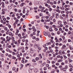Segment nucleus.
<instances>
[{"mask_svg":"<svg viewBox=\"0 0 73 73\" xmlns=\"http://www.w3.org/2000/svg\"><path fill=\"white\" fill-rule=\"evenodd\" d=\"M6 39H7V41H9L11 39V38L10 36H7L6 37Z\"/></svg>","mask_w":73,"mask_h":73,"instance_id":"1","label":"nucleus"},{"mask_svg":"<svg viewBox=\"0 0 73 73\" xmlns=\"http://www.w3.org/2000/svg\"><path fill=\"white\" fill-rule=\"evenodd\" d=\"M11 45L12 46L13 48H15L16 47V45H14V42H12L11 44Z\"/></svg>","mask_w":73,"mask_h":73,"instance_id":"2","label":"nucleus"},{"mask_svg":"<svg viewBox=\"0 0 73 73\" xmlns=\"http://www.w3.org/2000/svg\"><path fill=\"white\" fill-rule=\"evenodd\" d=\"M22 53H24L25 52V50H24V47H23L22 48Z\"/></svg>","mask_w":73,"mask_h":73,"instance_id":"3","label":"nucleus"},{"mask_svg":"<svg viewBox=\"0 0 73 73\" xmlns=\"http://www.w3.org/2000/svg\"><path fill=\"white\" fill-rule=\"evenodd\" d=\"M2 12L1 13V14H2V15H5V11L3 10V9L1 10Z\"/></svg>","mask_w":73,"mask_h":73,"instance_id":"4","label":"nucleus"},{"mask_svg":"<svg viewBox=\"0 0 73 73\" xmlns=\"http://www.w3.org/2000/svg\"><path fill=\"white\" fill-rule=\"evenodd\" d=\"M13 35H14L12 34V33L11 32H10L9 33V36H13Z\"/></svg>","mask_w":73,"mask_h":73,"instance_id":"5","label":"nucleus"},{"mask_svg":"<svg viewBox=\"0 0 73 73\" xmlns=\"http://www.w3.org/2000/svg\"><path fill=\"white\" fill-rule=\"evenodd\" d=\"M30 69L31 70H33V69H34V67L33 66H31L30 67Z\"/></svg>","mask_w":73,"mask_h":73,"instance_id":"6","label":"nucleus"},{"mask_svg":"<svg viewBox=\"0 0 73 73\" xmlns=\"http://www.w3.org/2000/svg\"><path fill=\"white\" fill-rule=\"evenodd\" d=\"M57 23L58 25H60L61 24V21H59L57 22Z\"/></svg>","mask_w":73,"mask_h":73,"instance_id":"7","label":"nucleus"},{"mask_svg":"<svg viewBox=\"0 0 73 73\" xmlns=\"http://www.w3.org/2000/svg\"><path fill=\"white\" fill-rule=\"evenodd\" d=\"M34 72H35V73L38 72V70L37 69V68H35L34 70Z\"/></svg>","mask_w":73,"mask_h":73,"instance_id":"8","label":"nucleus"},{"mask_svg":"<svg viewBox=\"0 0 73 73\" xmlns=\"http://www.w3.org/2000/svg\"><path fill=\"white\" fill-rule=\"evenodd\" d=\"M45 9V7H43L42 8V9L40 10L41 12H42L43 11H44V9Z\"/></svg>","mask_w":73,"mask_h":73,"instance_id":"9","label":"nucleus"},{"mask_svg":"<svg viewBox=\"0 0 73 73\" xmlns=\"http://www.w3.org/2000/svg\"><path fill=\"white\" fill-rule=\"evenodd\" d=\"M62 62V59H59L58 60V62Z\"/></svg>","mask_w":73,"mask_h":73,"instance_id":"10","label":"nucleus"},{"mask_svg":"<svg viewBox=\"0 0 73 73\" xmlns=\"http://www.w3.org/2000/svg\"><path fill=\"white\" fill-rule=\"evenodd\" d=\"M56 12H58V13H60V12H61V11H60V10H59V9L56 10Z\"/></svg>","mask_w":73,"mask_h":73,"instance_id":"11","label":"nucleus"},{"mask_svg":"<svg viewBox=\"0 0 73 73\" xmlns=\"http://www.w3.org/2000/svg\"><path fill=\"white\" fill-rule=\"evenodd\" d=\"M33 52V49L32 48H31L30 49V52L31 53H32Z\"/></svg>","mask_w":73,"mask_h":73,"instance_id":"12","label":"nucleus"},{"mask_svg":"<svg viewBox=\"0 0 73 73\" xmlns=\"http://www.w3.org/2000/svg\"><path fill=\"white\" fill-rule=\"evenodd\" d=\"M32 61L33 62H36V60H35V59H33L32 60Z\"/></svg>","mask_w":73,"mask_h":73,"instance_id":"13","label":"nucleus"},{"mask_svg":"<svg viewBox=\"0 0 73 73\" xmlns=\"http://www.w3.org/2000/svg\"><path fill=\"white\" fill-rule=\"evenodd\" d=\"M29 6H31V5H32V2L30 1L29 2Z\"/></svg>","mask_w":73,"mask_h":73,"instance_id":"14","label":"nucleus"},{"mask_svg":"<svg viewBox=\"0 0 73 73\" xmlns=\"http://www.w3.org/2000/svg\"><path fill=\"white\" fill-rule=\"evenodd\" d=\"M12 59H13L14 60H15V59H16V58L15 56H12Z\"/></svg>","mask_w":73,"mask_h":73,"instance_id":"15","label":"nucleus"},{"mask_svg":"<svg viewBox=\"0 0 73 73\" xmlns=\"http://www.w3.org/2000/svg\"><path fill=\"white\" fill-rule=\"evenodd\" d=\"M50 44V42H49L48 43H46L45 44H44L45 46H46V45H49ZM48 44V45H47Z\"/></svg>","mask_w":73,"mask_h":73,"instance_id":"16","label":"nucleus"},{"mask_svg":"<svg viewBox=\"0 0 73 73\" xmlns=\"http://www.w3.org/2000/svg\"><path fill=\"white\" fill-rule=\"evenodd\" d=\"M60 41H59V40L58 39H57L56 40V42H59L60 43Z\"/></svg>","mask_w":73,"mask_h":73,"instance_id":"17","label":"nucleus"},{"mask_svg":"<svg viewBox=\"0 0 73 73\" xmlns=\"http://www.w3.org/2000/svg\"><path fill=\"white\" fill-rule=\"evenodd\" d=\"M63 23H64L65 25H66V24H67V22L65 21H63Z\"/></svg>","mask_w":73,"mask_h":73,"instance_id":"18","label":"nucleus"},{"mask_svg":"<svg viewBox=\"0 0 73 73\" xmlns=\"http://www.w3.org/2000/svg\"><path fill=\"white\" fill-rule=\"evenodd\" d=\"M12 38V40H13V42H15V38L13 37L11 38Z\"/></svg>","mask_w":73,"mask_h":73,"instance_id":"19","label":"nucleus"},{"mask_svg":"<svg viewBox=\"0 0 73 73\" xmlns=\"http://www.w3.org/2000/svg\"><path fill=\"white\" fill-rule=\"evenodd\" d=\"M45 22H49L50 21V19H46L45 20Z\"/></svg>","mask_w":73,"mask_h":73,"instance_id":"20","label":"nucleus"},{"mask_svg":"<svg viewBox=\"0 0 73 73\" xmlns=\"http://www.w3.org/2000/svg\"><path fill=\"white\" fill-rule=\"evenodd\" d=\"M49 53H50V51H47L46 52V54L48 55Z\"/></svg>","mask_w":73,"mask_h":73,"instance_id":"21","label":"nucleus"},{"mask_svg":"<svg viewBox=\"0 0 73 73\" xmlns=\"http://www.w3.org/2000/svg\"><path fill=\"white\" fill-rule=\"evenodd\" d=\"M60 9H62V10H64V9H65V8L63 6L61 7L60 8Z\"/></svg>","mask_w":73,"mask_h":73,"instance_id":"22","label":"nucleus"},{"mask_svg":"<svg viewBox=\"0 0 73 73\" xmlns=\"http://www.w3.org/2000/svg\"><path fill=\"white\" fill-rule=\"evenodd\" d=\"M68 61L69 62H72V60L70 59H69Z\"/></svg>","mask_w":73,"mask_h":73,"instance_id":"23","label":"nucleus"},{"mask_svg":"<svg viewBox=\"0 0 73 73\" xmlns=\"http://www.w3.org/2000/svg\"><path fill=\"white\" fill-rule=\"evenodd\" d=\"M39 56L41 58H42V55H41V54H39Z\"/></svg>","mask_w":73,"mask_h":73,"instance_id":"24","label":"nucleus"},{"mask_svg":"<svg viewBox=\"0 0 73 73\" xmlns=\"http://www.w3.org/2000/svg\"><path fill=\"white\" fill-rule=\"evenodd\" d=\"M1 32L2 33H4L5 32V31H4V30H2L1 31Z\"/></svg>","mask_w":73,"mask_h":73,"instance_id":"25","label":"nucleus"},{"mask_svg":"<svg viewBox=\"0 0 73 73\" xmlns=\"http://www.w3.org/2000/svg\"><path fill=\"white\" fill-rule=\"evenodd\" d=\"M61 52H62V51L61 50H60L59 52V54H61Z\"/></svg>","mask_w":73,"mask_h":73,"instance_id":"26","label":"nucleus"},{"mask_svg":"<svg viewBox=\"0 0 73 73\" xmlns=\"http://www.w3.org/2000/svg\"><path fill=\"white\" fill-rule=\"evenodd\" d=\"M29 73H32V70H31V69H29Z\"/></svg>","mask_w":73,"mask_h":73,"instance_id":"27","label":"nucleus"},{"mask_svg":"<svg viewBox=\"0 0 73 73\" xmlns=\"http://www.w3.org/2000/svg\"><path fill=\"white\" fill-rule=\"evenodd\" d=\"M34 47L35 48H36L37 47V45L36 44H35L34 45Z\"/></svg>","mask_w":73,"mask_h":73,"instance_id":"28","label":"nucleus"},{"mask_svg":"<svg viewBox=\"0 0 73 73\" xmlns=\"http://www.w3.org/2000/svg\"><path fill=\"white\" fill-rule=\"evenodd\" d=\"M63 71H64L65 72V71L66 70V69L65 68H63Z\"/></svg>","mask_w":73,"mask_h":73,"instance_id":"29","label":"nucleus"},{"mask_svg":"<svg viewBox=\"0 0 73 73\" xmlns=\"http://www.w3.org/2000/svg\"><path fill=\"white\" fill-rule=\"evenodd\" d=\"M65 10L66 11H68V10H69V8H66L65 9Z\"/></svg>","mask_w":73,"mask_h":73,"instance_id":"30","label":"nucleus"},{"mask_svg":"<svg viewBox=\"0 0 73 73\" xmlns=\"http://www.w3.org/2000/svg\"><path fill=\"white\" fill-rule=\"evenodd\" d=\"M12 70H16V68L15 67H13L12 68Z\"/></svg>","mask_w":73,"mask_h":73,"instance_id":"31","label":"nucleus"},{"mask_svg":"<svg viewBox=\"0 0 73 73\" xmlns=\"http://www.w3.org/2000/svg\"><path fill=\"white\" fill-rule=\"evenodd\" d=\"M60 31H57V35H60Z\"/></svg>","mask_w":73,"mask_h":73,"instance_id":"32","label":"nucleus"},{"mask_svg":"<svg viewBox=\"0 0 73 73\" xmlns=\"http://www.w3.org/2000/svg\"><path fill=\"white\" fill-rule=\"evenodd\" d=\"M54 4H57V2L56 1H54L53 2Z\"/></svg>","mask_w":73,"mask_h":73,"instance_id":"33","label":"nucleus"},{"mask_svg":"<svg viewBox=\"0 0 73 73\" xmlns=\"http://www.w3.org/2000/svg\"><path fill=\"white\" fill-rule=\"evenodd\" d=\"M2 10H3L5 12L7 11V9H3Z\"/></svg>","mask_w":73,"mask_h":73,"instance_id":"34","label":"nucleus"},{"mask_svg":"<svg viewBox=\"0 0 73 73\" xmlns=\"http://www.w3.org/2000/svg\"><path fill=\"white\" fill-rule=\"evenodd\" d=\"M47 62L48 64H50V61L49 60H47Z\"/></svg>","mask_w":73,"mask_h":73,"instance_id":"35","label":"nucleus"},{"mask_svg":"<svg viewBox=\"0 0 73 73\" xmlns=\"http://www.w3.org/2000/svg\"><path fill=\"white\" fill-rule=\"evenodd\" d=\"M5 3L7 4H9V2L7 1H5Z\"/></svg>","mask_w":73,"mask_h":73,"instance_id":"36","label":"nucleus"},{"mask_svg":"<svg viewBox=\"0 0 73 73\" xmlns=\"http://www.w3.org/2000/svg\"><path fill=\"white\" fill-rule=\"evenodd\" d=\"M39 59V58H38V57H36L35 58V60H36V61H38Z\"/></svg>","mask_w":73,"mask_h":73,"instance_id":"37","label":"nucleus"},{"mask_svg":"<svg viewBox=\"0 0 73 73\" xmlns=\"http://www.w3.org/2000/svg\"><path fill=\"white\" fill-rule=\"evenodd\" d=\"M44 70H47V68L46 67H44Z\"/></svg>","mask_w":73,"mask_h":73,"instance_id":"38","label":"nucleus"},{"mask_svg":"<svg viewBox=\"0 0 73 73\" xmlns=\"http://www.w3.org/2000/svg\"><path fill=\"white\" fill-rule=\"evenodd\" d=\"M54 68L55 69H56V70H57L58 69V68L57 66H55Z\"/></svg>","mask_w":73,"mask_h":73,"instance_id":"39","label":"nucleus"},{"mask_svg":"<svg viewBox=\"0 0 73 73\" xmlns=\"http://www.w3.org/2000/svg\"><path fill=\"white\" fill-rule=\"evenodd\" d=\"M67 56L68 57H70V54L68 53L67 54Z\"/></svg>","mask_w":73,"mask_h":73,"instance_id":"40","label":"nucleus"},{"mask_svg":"<svg viewBox=\"0 0 73 73\" xmlns=\"http://www.w3.org/2000/svg\"><path fill=\"white\" fill-rule=\"evenodd\" d=\"M42 19H41V22H42V23L44 22V19H42Z\"/></svg>","mask_w":73,"mask_h":73,"instance_id":"41","label":"nucleus"},{"mask_svg":"<svg viewBox=\"0 0 73 73\" xmlns=\"http://www.w3.org/2000/svg\"><path fill=\"white\" fill-rule=\"evenodd\" d=\"M53 57H52L50 58H49V60H52V59H53Z\"/></svg>","mask_w":73,"mask_h":73,"instance_id":"42","label":"nucleus"},{"mask_svg":"<svg viewBox=\"0 0 73 73\" xmlns=\"http://www.w3.org/2000/svg\"><path fill=\"white\" fill-rule=\"evenodd\" d=\"M8 8L9 9H12V7L11 6H9Z\"/></svg>","mask_w":73,"mask_h":73,"instance_id":"43","label":"nucleus"},{"mask_svg":"<svg viewBox=\"0 0 73 73\" xmlns=\"http://www.w3.org/2000/svg\"><path fill=\"white\" fill-rule=\"evenodd\" d=\"M4 4V3H3L2 4V7L3 8H4L5 7V6Z\"/></svg>","mask_w":73,"mask_h":73,"instance_id":"44","label":"nucleus"},{"mask_svg":"<svg viewBox=\"0 0 73 73\" xmlns=\"http://www.w3.org/2000/svg\"><path fill=\"white\" fill-rule=\"evenodd\" d=\"M24 4H25V3H21V6H22V7L23 6H24Z\"/></svg>","mask_w":73,"mask_h":73,"instance_id":"45","label":"nucleus"},{"mask_svg":"<svg viewBox=\"0 0 73 73\" xmlns=\"http://www.w3.org/2000/svg\"><path fill=\"white\" fill-rule=\"evenodd\" d=\"M72 32L70 31H69L68 33V35H71Z\"/></svg>","mask_w":73,"mask_h":73,"instance_id":"46","label":"nucleus"},{"mask_svg":"<svg viewBox=\"0 0 73 73\" xmlns=\"http://www.w3.org/2000/svg\"><path fill=\"white\" fill-rule=\"evenodd\" d=\"M66 4H68L69 3V1H66Z\"/></svg>","mask_w":73,"mask_h":73,"instance_id":"47","label":"nucleus"},{"mask_svg":"<svg viewBox=\"0 0 73 73\" xmlns=\"http://www.w3.org/2000/svg\"><path fill=\"white\" fill-rule=\"evenodd\" d=\"M56 65L57 66H58L59 65H60V64L58 63H56Z\"/></svg>","mask_w":73,"mask_h":73,"instance_id":"48","label":"nucleus"},{"mask_svg":"<svg viewBox=\"0 0 73 73\" xmlns=\"http://www.w3.org/2000/svg\"><path fill=\"white\" fill-rule=\"evenodd\" d=\"M25 9H24L23 11V13H25Z\"/></svg>","mask_w":73,"mask_h":73,"instance_id":"49","label":"nucleus"},{"mask_svg":"<svg viewBox=\"0 0 73 73\" xmlns=\"http://www.w3.org/2000/svg\"><path fill=\"white\" fill-rule=\"evenodd\" d=\"M12 54L13 55V56H14V55H15V54H16V53H15V52H13L12 53Z\"/></svg>","mask_w":73,"mask_h":73,"instance_id":"50","label":"nucleus"},{"mask_svg":"<svg viewBox=\"0 0 73 73\" xmlns=\"http://www.w3.org/2000/svg\"><path fill=\"white\" fill-rule=\"evenodd\" d=\"M4 27L3 25V24H1L0 25V27Z\"/></svg>","mask_w":73,"mask_h":73,"instance_id":"51","label":"nucleus"},{"mask_svg":"<svg viewBox=\"0 0 73 73\" xmlns=\"http://www.w3.org/2000/svg\"><path fill=\"white\" fill-rule=\"evenodd\" d=\"M39 8H40V9H41L42 8V6L40 5L39 6Z\"/></svg>","mask_w":73,"mask_h":73,"instance_id":"52","label":"nucleus"},{"mask_svg":"<svg viewBox=\"0 0 73 73\" xmlns=\"http://www.w3.org/2000/svg\"><path fill=\"white\" fill-rule=\"evenodd\" d=\"M57 58H60V55H58L57 56Z\"/></svg>","mask_w":73,"mask_h":73,"instance_id":"53","label":"nucleus"},{"mask_svg":"<svg viewBox=\"0 0 73 73\" xmlns=\"http://www.w3.org/2000/svg\"><path fill=\"white\" fill-rule=\"evenodd\" d=\"M29 48L28 47V46H26L25 48V50H27Z\"/></svg>","mask_w":73,"mask_h":73,"instance_id":"54","label":"nucleus"},{"mask_svg":"<svg viewBox=\"0 0 73 73\" xmlns=\"http://www.w3.org/2000/svg\"><path fill=\"white\" fill-rule=\"evenodd\" d=\"M65 68L66 69H68V66L67 65H66L65 66Z\"/></svg>","mask_w":73,"mask_h":73,"instance_id":"55","label":"nucleus"},{"mask_svg":"<svg viewBox=\"0 0 73 73\" xmlns=\"http://www.w3.org/2000/svg\"><path fill=\"white\" fill-rule=\"evenodd\" d=\"M56 26L55 25H52V27L53 28H56Z\"/></svg>","mask_w":73,"mask_h":73,"instance_id":"56","label":"nucleus"},{"mask_svg":"<svg viewBox=\"0 0 73 73\" xmlns=\"http://www.w3.org/2000/svg\"><path fill=\"white\" fill-rule=\"evenodd\" d=\"M64 12H65L64 11H61V13L62 14H63V13H64Z\"/></svg>","mask_w":73,"mask_h":73,"instance_id":"57","label":"nucleus"},{"mask_svg":"<svg viewBox=\"0 0 73 73\" xmlns=\"http://www.w3.org/2000/svg\"><path fill=\"white\" fill-rule=\"evenodd\" d=\"M68 5H64V7L65 8H67V7H68Z\"/></svg>","mask_w":73,"mask_h":73,"instance_id":"58","label":"nucleus"},{"mask_svg":"<svg viewBox=\"0 0 73 73\" xmlns=\"http://www.w3.org/2000/svg\"><path fill=\"white\" fill-rule=\"evenodd\" d=\"M73 70V69L72 68H71L70 69V72H72Z\"/></svg>","mask_w":73,"mask_h":73,"instance_id":"59","label":"nucleus"},{"mask_svg":"<svg viewBox=\"0 0 73 73\" xmlns=\"http://www.w3.org/2000/svg\"><path fill=\"white\" fill-rule=\"evenodd\" d=\"M6 51L8 52H9V49L8 48H7L6 49Z\"/></svg>","mask_w":73,"mask_h":73,"instance_id":"60","label":"nucleus"},{"mask_svg":"<svg viewBox=\"0 0 73 73\" xmlns=\"http://www.w3.org/2000/svg\"><path fill=\"white\" fill-rule=\"evenodd\" d=\"M4 29L5 31H7L8 29V28L7 27H5L4 28Z\"/></svg>","mask_w":73,"mask_h":73,"instance_id":"61","label":"nucleus"},{"mask_svg":"<svg viewBox=\"0 0 73 73\" xmlns=\"http://www.w3.org/2000/svg\"><path fill=\"white\" fill-rule=\"evenodd\" d=\"M61 64L62 65H65V63L64 62H62L61 63Z\"/></svg>","mask_w":73,"mask_h":73,"instance_id":"62","label":"nucleus"},{"mask_svg":"<svg viewBox=\"0 0 73 73\" xmlns=\"http://www.w3.org/2000/svg\"><path fill=\"white\" fill-rule=\"evenodd\" d=\"M68 42H71V40L70 39H68Z\"/></svg>","mask_w":73,"mask_h":73,"instance_id":"63","label":"nucleus"},{"mask_svg":"<svg viewBox=\"0 0 73 73\" xmlns=\"http://www.w3.org/2000/svg\"><path fill=\"white\" fill-rule=\"evenodd\" d=\"M45 6L46 7H48V4H47V3H45Z\"/></svg>","mask_w":73,"mask_h":73,"instance_id":"64","label":"nucleus"}]
</instances>
